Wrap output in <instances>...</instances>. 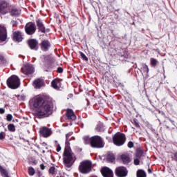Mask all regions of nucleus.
<instances>
[{
  "instance_id": "obj_18",
  "label": "nucleus",
  "mask_w": 177,
  "mask_h": 177,
  "mask_svg": "<svg viewBox=\"0 0 177 177\" xmlns=\"http://www.w3.org/2000/svg\"><path fill=\"white\" fill-rule=\"evenodd\" d=\"M66 117L68 120H72L73 121L77 119V116L74 114V111L71 109H68L66 111Z\"/></svg>"
},
{
  "instance_id": "obj_38",
  "label": "nucleus",
  "mask_w": 177,
  "mask_h": 177,
  "mask_svg": "<svg viewBox=\"0 0 177 177\" xmlns=\"http://www.w3.org/2000/svg\"><path fill=\"white\" fill-rule=\"evenodd\" d=\"M57 73H63V68L62 67H59L57 68Z\"/></svg>"
},
{
  "instance_id": "obj_21",
  "label": "nucleus",
  "mask_w": 177,
  "mask_h": 177,
  "mask_svg": "<svg viewBox=\"0 0 177 177\" xmlns=\"http://www.w3.org/2000/svg\"><path fill=\"white\" fill-rule=\"evenodd\" d=\"M141 71H142V75H145V77H147V74H149V66L143 64L142 65Z\"/></svg>"
},
{
  "instance_id": "obj_43",
  "label": "nucleus",
  "mask_w": 177,
  "mask_h": 177,
  "mask_svg": "<svg viewBox=\"0 0 177 177\" xmlns=\"http://www.w3.org/2000/svg\"><path fill=\"white\" fill-rule=\"evenodd\" d=\"M0 62H3V56L0 55Z\"/></svg>"
},
{
  "instance_id": "obj_11",
  "label": "nucleus",
  "mask_w": 177,
  "mask_h": 177,
  "mask_svg": "<svg viewBox=\"0 0 177 177\" xmlns=\"http://www.w3.org/2000/svg\"><path fill=\"white\" fill-rule=\"evenodd\" d=\"M101 173L104 177H113L114 176L113 170L109 167L102 168L101 170Z\"/></svg>"
},
{
  "instance_id": "obj_29",
  "label": "nucleus",
  "mask_w": 177,
  "mask_h": 177,
  "mask_svg": "<svg viewBox=\"0 0 177 177\" xmlns=\"http://www.w3.org/2000/svg\"><path fill=\"white\" fill-rule=\"evenodd\" d=\"M157 59H154V58H151V64L153 66L156 67V66H157Z\"/></svg>"
},
{
  "instance_id": "obj_14",
  "label": "nucleus",
  "mask_w": 177,
  "mask_h": 177,
  "mask_svg": "<svg viewBox=\"0 0 177 177\" xmlns=\"http://www.w3.org/2000/svg\"><path fill=\"white\" fill-rule=\"evenodd\" d=\"M49 48H50V42L48 40H44L41 44V49L43 52H47L49 50Z\"/></svg>"
},
{
  "instance_id": "obj_9",
  "label": "nucleus",
  "mask_w": 177,
  "mask_h": 177,
  "mask_svg": "<svg viewBox=\"0 0 177 177\" xmlns=\"http://www.w3.org/2000/svg\"><path fill=\"white\" fill-rule=\"evenodd\" d=\"M21 72L23 73V74H25V75H30L32 74V73H34V66L28 64L26 65H24L21 68Z\"/></svg>"
},
{
  "instance_id": "obj_22",
  "label": "nucleus",
  "mask_w": 177,
  "mask_h": 177,
  "mask_svg": "<svg viewBox=\"0 0 177 177\" xmlns=\"http://www.w3.org/2000/svg\"><path fill=\"white\" fill-rule=\"evenodd\" d=\"M10 12L11 13V16H19L20 15L21 12L19 9L15 8L11 6V8L10 10Z\"/></svg>"
},
{
  "instance_id": "obj_12",
  "label": "nucleus",
  "mask_w": 177,
  "mask_h": 177,
  "mask_svg": "<svg viewBox=\"0 0 177 177\" xmlns=\"http://www.w3.org/2000/svg\"><path fill=\"white\" fill-rule=\"evenodd\" d=\"M39 132L41 136H44V138H48V136H50L52 133V131L48 127H41Z\"/></svg>"
},
{
  "instance_id": "obj_41",
  "label": "nucleus",
  "mask_w": 177,
  "mask_h": 177,
  "mask_svg": "<svg viewBox=\"0 0 177 177\" xmlns=\"http://www.w3.org/2000/svg\"><path fill=\"white\" fill-rule=\"evenodd\" d=\"M60 150H62V147H60V145H59L57 147V151H60Z\"/></svg>"
},
{
  "instance_id": "obj_45",
  "label": "nucleus",
  "mask_w": 177,
  "mask_h": 177,
  "mask_svg": "<svg viewBox=\"0 0 177 177\" xmlns=\"http://www.w3.org/2000/svg\"><path fill=\"white\" fill-rule=\"evenodd\" d=\"M99 127H100V126H97V127H96V130L98 131H102V129H99Z\"/></svg>"
},
{
  "instance_id": "obj_5",
  "label": "nucleus",
  "mask_w": 177,
  "mask_h": 177,
  "mask_svg": "<svg viewBox=\"0 0 177 177\" xmlns=\"http://www.w3.org/2000/svg\"><path fill=\"white\" fill-rule=\"evenodd\" d=\"M126 141L127 138L124 133H117L113 136V142L115 146H122Z\"/></svg>"
},
{
  "instance_id": "obj_39",
  "label": "nucleus",
  "mask_w": 177,
  "mask_h": 177,
  "mask_svg": "<svg viewBox=\"0 0 177 177\" xmlns=\"http://www.w3.org/2000/svg\"><path fill=\"white\" fill-rule=\"evenodd\" d=\"M0 114H5V109L3 108H0Z\"/></svg>"
},
{
  "instance_id": "obj_6",
  "label": "nucleus",
  "mask_w": 177,
  "mask_h": 177,
  "mask_svg": "<svg viewBox=\"0 0 177 177\" xmlns=\"http://www.w3.org/2000/svg\"><path fill=\"white\" fill-rule=\"evenodd\" d=\"M79 171L81 174H89L92 171V162L89 160H84L80 162Z\"/></svg>"
},
{
  "instance_id": "obj_47",
  "label": "nucleus",
  "mask_w": 177,
  "mask_h": 177,
  "mask_svg": "<svg viewBox=\"0 0 177 177\" xmlns=\"http://www.w3.org/2000/svg\"><path fill=\"white\" fill-rule=\"evenodd\" d=\"M148 172H149V174H152L151 169H148Z\"/></svg>"
},
{
  "instance_id": "obj_19",
  "label": "nucleus",
  "mask_w": 177,
  "mask_h": 177,
  "mask_svg": "<svg viewBox=\"0 0 177 177\" xmlns=\"http://www.w3.org/2000/svg\"><path fill=\"white\" fill-rule=\"evenodd\" d=\"M36 24L38 27L39 31H41V32H45V26H44V23H42L41 19H37L36 21Z\"/></svg>"
},
{
  "instance_id": "obj_40",
  "label": "nucleus",
  "mask_w": 177,
  "mask_h": 177,
  "mask_svg": "<svg viewBox=\"0 0 177 177\" xmlns=\"http://www.w3.org/2000/svg\"><path fill=\"white\" fill-rule=\"evenodd\" d=\"M40 168H41V169H42V171H44V169H45V165H44V164H41Z\"/></svg>"
},
{
  "instance_id": "obj_15",
  "label": "nucleus",
  "mask_w": 177,
  "mask_h": 177,
  "mask_svg": "<svg viewBox=\"0 0 177 177\" xmlns=\"http://www.w3.org/2000/svg\"><path fill=\"white\" fill-rule=\"evenodd\" d=\"M13 40L15 42H21L23 41V35L20 32H15L13 33Z\"/></svg>"
},
{
  "instance_id": "obj_2",
  "label": "nucleus",
  "mask_w": 177,
  "mask_h": 177,
  "mask_svg": "<svg viewBox=\"0 0 177 177\" xmlns=\"http://www.w3.org/2000/svg\"><path fill=\"white\" fill-rule=\"evenodd\" d=\"M75 155L71 151V149L68 147H66L64 151L63 161L66 168H71L73 164L75 162Z\"/></svg>"
},
{
  "instance_id": "obj_25",
  "label": "nucleus",
  "mask_w": 177,
  "mask_h": 177,
  "mask_svg": "<svg viewBox=\"0 0 177 177\" xmlns=\"http://www.w3.org/2000/svg\"><path fill=\"white\" fill-rule=\"evenodd\" d=\"M107 160L110 161V162H114V160H115V158L114 157V154L113 153L108 154Z\"/></svg>"
},
{
  "instance_id": "obj_42",
  "label": "nucleus",
  "mask_w": 177,
  "mask_h": 177,
  "mask_svg": "<svg viewBox=\"0 0 177 177\" xmlns=\"http://www.w3.org/2000/svg\"><path fill=\"white\" fill-rule=\"evenodd\" d=\"M140 156H142V151L138 152L137 157H140Z\"/></svg>"
},
{
  "instance_id": "obj_33",
  "label": "nucleus",
  "mask_w": 177,
  "mask_h": 177,
  "mask_svg": "<svg viewBox=\"0 0 177 177\" xmlns=\"http://www.w3.org/2000/svg\"><path fill=\"white\" fill-rule=\"evenodd\" d=\"M12 119H13V116H12L11 114H8L6 117L7 121H12Z\"/></svg>"
},
{
  "instance_id": "obj_13",
  "label": "nucleus",
  "mask_w": 177,
  "mask_h": 177,
  "mask_svg": "<svg viewBox=\"0 0 177 177\" xmlns=\"http://www.w3.org/2000/svg\"><path fill=\"white\" fill-rule=\"evenodd\" d=\"M6 41V28L0 26V44Z\"/></svg>"
},
{
  "instance_id": "obj_4",
  "label": "nucleus",
  "mask_w": 177,
  "mask_h": 177,
  "mask_svg": "<svg viewBox=\"0 0 177 177\" xmlns=\"http://www.w3.org/2000/svg\"><path fill=\"white\" fill-rule=\"evenodd\" d=\"M7 84L11 89H17L20 86V79L13 75L7 80Z\"/></svg>"
},
{
  "instance_id": "obj_3",
  "label": "nucleus",
  "mask_w": 177,
  "mask_h": 177,
  "mask_svg": "<svg viewBox=\"0 0 177 177\" xmlns=\"http://www.w3.org/2000/svg\"><path fill=\"white\" fill-rule=\"evenodd\" d=\"M84 140L86 145L90 142L91 147H94L95 149H102L104 147V142L102 138L99 136H94L89 138V137H84Z\"/></svg>"
},
{
  "instance_id": "obj_26",
  "label": "nucleus",
  "mask_w": 177,
  "mask_h": 177,
  "mask_svg": "<svg viewBox=\"0 0 177 177\" xmlns=\"http://www.w3.org/2000/svg\"><path fill=\"white\" fill-rule=\"evenodd\" d=\"M8 129L10 132H15L16 131V128L15 127V124H10L8 126Z\"/></svg>"
},
{
  "instance_id": "obj_27",
  "label": "nucleus",
  "mask_w": 177,
  "mask_h": 177,
  "mask_svg": "<svg viewBox=\"0 0 177 177\" xmlns=\"http://www.w3.org/2000/svg\"><path fill=\"white\" fill-rule=\"evenodd\" d=\"M71 135H73V132H69L67 134H66V145H68V142H70V140L68 139V138H70V136H71Z\"/></svg>"
},
{
  "instance_id": "obj_8",
  "label": "nucleus",
  "mask_w": 177,
  "mask_h": 177,
  "mask_svg": "<svg viewBox=\"0 0 177 177\" xmlns=\"http://www.w3.org/2000/svg\"><path fill=\"white\" fill-rule=\"evenodd\" d=\"M35 24L32 22L28 23L25 26V31L28 35H32L35 32Z\"/></svg>"
},
{
  "instance_id": "obj_10",
  "label": "nucleus",
  "mask_w": 177,
  "mask_h": 177,
  "mask_svg": "<svg viewBox=\"0 0 177 177\" xmlns=\"http://www.w3.org/2000/svg\"><path fill=\"white\" fill-rule=\"evenodd\" d=\"M115 174L118 177H125L128 175V170L124 167H119L116 168Z\"/></svg>"
},
{
  "instance_id": "obj_32",
  "label": "nucleus",
  "mask_w": 177,
  "mask_h": 177,
  "mask_svg": "<svg viewBox=\"0 0 177 177\" xmlns=\"http://www.w3.org/2000/svg\"><path fill=\"white\" fill-rule=\"evenodd\" d=\"M134 125L136 127V128H140V125H139V123L138 122V120L135 119L133 120Z\"/></svg>"
},
{
  "instance_id": "obj_23",
  "label": "nucleus",
  "mask_w": 177,
  "mask_h": 177,
  "mask_svg": "<svg viewBox=\"0 0 177 177\" xmlns=\"http://www.w3.org/2000/svg\"><path fill=\"white\" fill-rule=\"evenodd\" d=\"M122 160L124 164H129L131 162V159L128 155L123 154L122 155Z\"/></svg>"
},
{
  "instance_id": "obj_1",
  "label": "nucleus",
  "mask_w": 177,
  "mask_h": 177,
  "mask_svg": "<svg viewBox=\"0 0 177 177\" xmlns=\"http://www.w3.org/2000/svg\"><path fill=\"white\" fill-rule=\"evenodd\" d=\"M33 106L36 109V114L39 117H48L52 111V104L45 102L42 97L35 98Z\"/></svg>"
},
{
  "instance_id": "obj_16",
  "label": "nucleus",
  "mask_w": 177,
  "mask_h": 177,
  "mask_svg": "<svg viewBox=\"0 0 177 177\" xmlns=\"http://www.w3.org/2000/svg\"><path fill=\"white\" fill-rule=\"evenodd\" d=\"M45 85V83L42 80V79H37L34 81L33 82V86L36 89H39V88H41V86H44Z\"/></svg>"
},
{
  "instance_id": "obj_20",
  "label": "nucleus",
  "mask_w": 177,
  "mask_h": 177,
  "mask_svg": "<svg viewBox=\"0 0 177 177\" xmlns=\"http://www.w3.org/2000/svg\"><path fill=\"white\" fill-rule=\"evenodd\" d=\"M51 86H53L54 89H59L60 81L57 79L53 80L51 82Z\"/></svg>"
},
{
  "instance_id": "obj_35",
  "label": "nucleus",
  "mask_w": 177,
  "mask_h": 177,
  "mask_svg": "<svg viewBox=\"0 0 177 177\" xmlns=\"http://www.w3.org/2000/svg\"><path fill=\"white\" fill-rule=\"evenodd\" d=\"M19 100H24L26 99V96L24 95H18Z\"/></svg>"
},
{
  "instance_id": "obj_30",
  "label": "nucleus",
  "mask_w": 177,
  "mask_h": 177,
  "mask_svg": "<svg viewBox=\"0 0 177 177\" xmlns=\"http://www.w3.org/2000/svg\"><path fill=\"white\" fill-rule=\"evenodd\" d=\"M80 56L82 58L83 60H85L86 62H88V57L84 54V53L80 52Z\"/></svg>"
},
{
  "instance_id": "obj_7",
  "label": "nucleus",
  "mask_w": 177,
  "mask_h": 177,
  "mask_svg": "<svg viewBox=\"0 0 177 177\" xmlns=\"http://www.w3.org/2000/svg\"><path fill=\"white\" fill-rule=\"evenodd\" d=\"M10 9H12V6L9 5L6 1H1L0 2V13L1 15H6L8 12H10Z\"/></svg>"
},
{
  "instance_id": "obj_17",
  "label": "nucleus",
  "mask_w": 177,
  "mask_h": 177,
  "mask_svg": "<svg viewBox=\"0 0 177 177\" xmlns=\"http://www.w3.org/2000/svg\"><path fill=\"white\" fill-rule=\"evenodd\" d=\"M28 45L30 49H34L37 50L38 49V41L36 39H30L28 41Z\"/></svg>"
},
{
  "instance_id": "obj_34",
  "label": "nucleus",
  "mask_w": 177,
  "mask_h": 177,
  "mask_svg": "<svg viewBox=\"0 0 177 177\" xmlns=\"http://www.w3.org/2000/svg\"><path fill=\"white\" fill-rule=\"evenodd\" d=\"M128 147H129V149H132V147H133V142H131V141L129 142H128Z\"/></svg>"
},
{
  "instance_id": "obj_44",
  "label": "nucleus",
  "mask_w": 177,
  "mask_h": 177,
  "mask_svg": "<svg viewBox=\"0 0 177 177\" xmlns=\"http://www.w3.org/2000/svg\"><path fill=\"white\" fill-rule=\"evenodd\" d=\"M169 121L171 122V124H173V125H174L175 121H174V120H171V119H169Z\"/></svg>"
},
{
  "instance_id": "obj_37",
  "label": "nucleus",
  "mask_w": 177,
  "mask_h": 177,
  "mask_svg": "<svg viewBox=\"0 0 177 177\" xmlns=\"http://www.w3.org/2000/svg\"><path fill=\"white\" fill-rule=\"evenodd\" d=\"M140 161L139 159H134L135 165H139Z\"/></svg>"
},
{
  "instance_id": "obj_36",
  "label": "nucleus",
  "mask_w": 177,
  "mask_h": 177,
  "mask_svg": "<svg viewBox=\"0 0 177 177\" xmlns=\"http://www.w3.org/2000/svg\"><path fill=\"white\" fill-rule=\"evenodd\" d=\"M0 139L1 140L5 139V133H3V132L0 133Z\"/></svg>"
},
{
  "instance_id": "obj_24",
  "label": "nucleus",
  "mask_w": 177,
  "mask_h": 177,
  "mask_svg": "<svg viewBox=\"0 0 177 177\" xmlns=\"http://www.w3.org/2000/svg\"><path fill=\"white\" fill-rule=\"evenodd\" d=\"M137 177H146V172L143 170H138L137 171Z\"/></svg>"
},
{
  "instance_id": "obj_31",
  "label": "nucleus",
  "mask_w": 177,
  "mask_h": 177,
  "mask_svg": "<svg viewBox=\"0 0 177 177\" xmlns=\"http://www.w3.org/2000/svg\"><path fill=\"white\" fill-rule=\"evenodd\" d=\"M55 167H51L49 169L50 174H51L52 175H55Z\"/></svg>"
},
{
  "instance_id": "obj_46",
  "label": "nucleus",
  "mask_w": 177,
  "mask_h": 177,
  "mask_svg": "<svg viewBox=\"0 0 177 177\" xmlns=\"http://www.w3.org/2000/svg\"><path fill=\"white\" fill-rule=\"evenodd\" d=\"M174 156L175 158L177 160V152L174 153Z\"/></svg>"
},
{
  "instance_id": "obj_28",
  "label": "nucleus",
  "mask_w": 177,
  "mask_h": 177,
  "mask_svg": "<svg viewBox=\"0 0 177 177\" xmlns=\"http://www.w3.org/2000/svg\"><path fill=\"white\" fill-rule=\"evenodd\" d=\"M28 172H29V174L32 176L35 174V169H34V168L32 167H29L28 168Z\"/></svg>"
}]
</instances>
